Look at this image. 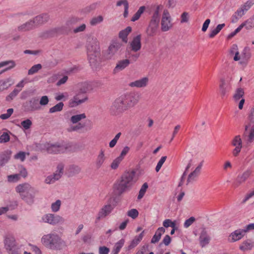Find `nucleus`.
I'll use <instances>...</instances> for the list:
<instances>
[{
  "label": "nucleus",
  "mask_w": 254,
  "mask_h": 254,
  "mask_svg": "<svg viewBox=\"0 0 254 254\" xmlns=\"http://www.w3.org/2000/svg\"><path fill=\"white\" fill-rule=\"evenodd\" d=\"M15 191L20 197L28 205H31L34 203L37 190L28 183L19 184L15 188Z\"/></svg>",
  "instance_id": "1"
},
{
  "label": "nucleus",
  "mask_w": 254,
  "mask_h": 254,
  "mask_svg": "<svg viewBox=\"0 0 254 254\" xmlns=\"http://www.w3.org/2000/svg\"><path fill=\"white\" fill-rule=\"evenodd\" d=\"M41 243L46 248L53 250H61L66 246L65 242L57 233L52 232L43 235Z\"/></svg>",
  "instance_id": "2"
},
{
  "label": "nucleus",
  "mask_w": 254,
  "mask_h": 254,
  "mask_svg": "<svg viewBox=\"0 0 254 254\" xmlns=\"http://www.w3.org/2000/svg\"><path fill=\"white\" fill-rule=\"evenodd\" d=\"M135 175V172L134 171L127 172L123 175L120 182L115 185V188L119 193H123L132 187L137 180Z\"/></svg>",
  "instance_id": "3"
},
{
  "label": "nucleus",
  "mask_w": 254,
  "mask_h": 254,
  "mask_svg": "<svg viewBox=\"0 0 254 254\" xmlns=\"http://www.w3.org/2000/svg\"><path fill=\"white\" fill-rule=\"evenodd\" d=\"M87 52L90 64L95 65L97 61V57L100 55L99 43L96 38H88L87 43Z\"/></svg>",
  "instance_id": "4"
},
{
  "label": "nucleus",
  "mask_w": 254,
  "mask_h": 254,
  "mask_svg": "<svg viewBox=\"0 0 254 254\" xmlns=\"http://www.w3.org/2000/svg\"><path fill=\"white\" fill-rule=\"evenodd\" d=\"M126 104L127 102L125 101L123 95H121L113 103L110 108L111 113L115 116L122 114L129 109Z\"/></svg>",
  "instance_id": "5"
},
{
  "label": "nucleus",
  "mask_w": 254,
  "mask_h": 254,
  "mask_svg": "<svg viewBox=\"0 0 254 254\" xmlns=\"http://www.w3.org/2000/svg\"><path fill=\"white\" fill-rule=\"evenodd\" d=\"M64 221V219L59 215L53 213H46L41 217L40 222L47 223L52 226H56L59 224H63Z\"/></svg>",
  "instance_id": "6"
},
{
  "label": "nucleus",
  "mask_w": 254,
  "mask_h": 254,
  "mask_svg": "<svg viewBox=\"0 0 254 254\" xmlns=\"http://www.w3.org/2000/svg\"><path fill=\"white\" fill-rule=\"evenodd\" d=\"M68 148V144L65 142H56L49 144L47 147V150L48 153L51 154L63 153L65 152Z\"/></svg>",
  "instance_id": "7"
},
{
  "label": "nucleus",
  "mask_w": 254,
  "mask_h": 254,
  "mask_svg": "<svg viewBox=\"0 0 254 254\" xmlns=\"http://www.w3.org/2000/svg\"><path fill=\"white\" fill-rule=\"evenodd\" d=\"M64 166V164L59 163L55 172L53 174L48 176L45 179V183L47 184H51L59 180L63 175Z\"/></svg>",
  "instance_id": "8"
},
{
  "label": "nucleus",
  "mask_w": 254,
  "mask_h": 254,
  "mask_svg": "<svg viewBox=\"0 0 254 254\" xmlns=\"http://www.w3.org/2000/svg\"><path fill=\"white\" fill-rule=\"evenodd\" d=\"M129 109L134 107L139 101L140 95L134 92H127L122 94Z\"/></svg>",
  "instance_id": "9"
},
{
  "label": "nucleus",
  "mask_w": 254,
  "mask_h": 254,
  "mask_svg": "<svg viewBox=\"0 0 254 254\" xmlns=\"http://www.w3.org/2000/svg\"><path fill=\"white\" fill-rule=\"evenodd\" d=\"M23 110L26 112H32L39 110L41 107L39 105L38 100L33 98L24 103L22 105Z\"/></svg>",
  "instance_id": "10"
},
{
  "label": "nucleus",
  "mask_w": 254,
  "mask_h": 254,
  "mask_svg": "<svg viewBox=\"0 0 254 254\" xmlns=\"http://www.w3.org/2000/svg\"><path fill=\"white\" fill-rule=\"evenodd\" d=\"M5 247L9 254H19V249L15 245L14 238L6 237L4 241Z\"/></svg>",
  "instance_id": "11"
},
{
  "label": "nucleus",
  "mask_w": 254,
  "mask_h": 254,
  "mask_svg": "<svg viewBox=\"0 0 254 254\" xmlns=\"http://www.w3.org/2000/svg\"><path fill=\"white\" fill-rule=\"evenodd\" d=\"M87 100V96L78 93L69 100L68 106L70 108H74L85 102Z\"/></svg>",
  "instance_id": "12"
},
{
  "label": "nucleus",
  "mask_w": 254,
  "mask_h": 254,
  "mask_svg": "<svg viewBox=\"0 0 254 254\" xmlns=\"http://www.w3.org/2000/svg\"><path fill=\"white\" fill-rule=\"evenodd\" d=\"M171 18L168 11L164 10L161 19V30L163 32L168 31L172 27Z\"/></svg>",
  "instance_id": "13"
},
{
  "label": "nucleus",
  "mask_w": 254,
  "mask_h": 254,
  "mask_svg": "<svg viewBox=\"0 0 254 254\" xmlns=\"http://www.w3.org/2000/svg\"><path fill=\"white\" fill-rule=\"evenodd\" d=\"M211 241V237L205 229H203L199 235V242L201 248L207 246Z\"/></svg>",
  "instance_id": "14"
},
{
  "label": "nucleus",
  "mask_w": 254,
  "mask_h": 254,
  "mask_svg": "<svg viewBox=\"0 0 254 254\" xmlns=\"http://www.w3.org/2000/svg\"><path fill=\"white\" fill-rule=\"evenodd\" d=\"M232 144L235 147L232 151L233 155L234 156H237L242 148V141L240 135H237L234 138Z\"/></svg>",
  "instance_id": "15"
},
{
  "label": "nucleus",
  "mask_w": 254,
  "mask_h": 254,
  "mask_svg": "<svg viewBox=\"0 0 254 254\" xmlns=\"http://www.w3.org/2000/svg\"><path fill=\"white\" fill-rule=\"evenodd\" d=\"M148 82L149 78L146 76L130 82L129 86L131 87H136L138 88H145L148 85Z\"/></svg>",
  "instance_id": "16"
},
{
  "label": "nucleus",
  "mask_w": 254,
  "mask_h": 254,
  "mask_svg": "<svg viewBox=\"0 0 254 254\" xmlns=\"http://www.w3.org/2000/svg\"><path fill=\"white\" fill-rule=\"evenodd\" d=\"M129 45L132 51L137 52L139 51L141 48V35H138L134 37L129 43Z\"/></svg>",
  "instance_id": "17"
},
{
  "label": "nucleus",
  "mask_w": 254,
  "mask_h": 254,
  "mask_svg": "<svg viewBox=\"0 0 254 254\" xmlns=\"http://www.w3.org/2000/svg\"><path fill=\"white\" fill-rule=\"evenodd\" d=\"M252 174V171L250 170H247L242 174H239L236 178L234 185L236 187H238L239 185L244 183L250 176Z\"/></svg>",
  "instance_id": "18"
},
{
  "label": "nucleus",
  "mask_w": 254,
  "mask_h": 254,
  "mask_svg": "<svg viewBox=\"0 0 254 254\" xmlns=\"http://www.w3.org/2000/svg\"><path fill=\"white\" fill-rule=\"evenodd\" d=\"M106 160V157L105 154V151L103 149H101L95 161V166L96 169H99L101 168L104 164Z\"/></svg>",
  "instance_id": "19"
},
{
  "label": "nucleus",
  "mask_w": 254,
  "mask_h": 254,
  "mask_svg": "<svg viewBox=\"0 0 254 254\" xmlns=\"http://www.w3.org/2000/svg\"><path fill=\"white\" fill-rule=\"evenodd\" d=\"M232 78H230L229 80H224L221 79L220 80V84L219 85L221 94L222 96H224L226 93L231 89V86L230 81Z\"/></svg>",
  "instance_id": "20"
},
{
  "label": "nucleus",
  "mask_w": 254,
  "mask_h": 254,
  "mask_svg": "<svg viewBox=\"0 0 254 254\" xmlns=\"http://www.w3.org/2000/svg\"><path fill=\"white\" fill-rule=\"evenodd\" d=\"M245 234L243 229H237L231 233L229 237V241L230 242H236L242 239Z\"/></svg>",
  "instance_id": "21"
},
{
  "label": "nucleus",
  "mask_w": 254,
  "mask_h": 254,
  "mask_svg": "<svg viewBox=\"0 0 254 254\" xmlns=\"http://www.w3.org/2000/svg\"><path fill=\"white\" fill-rule=\"evenodd\" d=\"M114 206L110 204L103 206L98 213V219H100L104 218L110 214L114 209Z\"/></svg>",
  "instance_id": "22"
},
{
  "label": "nucleus",
  "mask_w": 254,
  "mask_h": 254,
  "mask_svg": "<svg viewBox=\"0 0 254 254\" xmlns=\"http://www.w3.org/2000/svg\"><path fill=\"white\" fill-rule=\"evenodd\" d=\"M50 19V16L47 13H42L33 18L36 26L42 25L47 22Z\"/></svg>",
  "instance_id": "23"
},
{
  "label": "nucleus",
  "mask_w": 254,
  "mask_h": 254,
  "mask_svg": "<svg viewBox=\"0 0 254 254\" xmlns=\"http://www.w3.org/2000/svg\"><path fill=\"white\" fill-rule=\"evenodd\" d=\"M35 26L34 22L33 19H32L25 23L19 25L17 27V30L19 32H26L34 29Z\"/></svg>",
  "instance_id": "24"
},
{
  "label": "nucleus",
  "mask_w": 254,
  "mask_h": 254,
  "mask_svg": "<svg viewBox=\"0 0 254 254\" xmlns=\"http://www.w3.org/2000/svg\"><path fill=\"white\" fill-rule=\"evenodd\" d=\"M130 64V61L128 59H124L119 61L114 69V72L117 73L124 70Z\"/></svg>",
  "instance_id": "25"
},
{
  "label": "nucleus",
  "mask_w": 254,
  "mask_h": 254,
  "mask_svg": "<svg viewBox=\"0 0 254 254\" xmlns=\"http://www.w3.org/2000/svg\"><path fill=\"white\" fill-rule=\"evenodd\" d=\"M202 166V163L201 162L193 172L189 174L187 180V184L196 180L200 173Z\"/></svg>",
  "instance_id": "26"
},
{
  "label": "nucleus",
  "mask_w": 254,
  "mask_h": 254,
  "mask_svg": "<svg viewBox=\"0 0 254 254\" xmlns=\"http://www.w3.org/2000/svg\"><path fill=\"white\" fill-rule=\"evenodd\" d=\"M11 152L6 150L0 153V168L8 162L10 158Z\"/></svg>",
  "instance_id": "27"
},
{
  "label": "nucleus",
  "mask_w": 254,
  "mask_h": 254,
  "mask_svg": "<svg viewBox=\"0 0 254 254\" xmlns=\"http://www.w3.org/2000/svg\"><path fill=\"white\" fill-rule=\"evenodd\" d=\"M158 27L159 24L149 22L146 29L147 35L150 37L154 36L157 33Z\"/></svg>",
  "instance_id": "28"
},
{
  "label": "nucleus",
  "mask_w": 254,
  "mask_h": 254,
  "mask_svg": "<svg viewBox=\"0 0 254 254\" xmlns=\"http://www.w3.org/2000/svg\"><path fill=\"white\" fill-rule=\"evenodd\" d=\"M253 247H254V241L248 239L242 243L239 248L241 251L245 252L252 250Z\"/></svg>",
  "instance_id": "29"
},
{
  "label": "nucleus",
  "mask_w": 254,
  "mask_h": 254,
  "mask_svg": "<svg viewBox=\"0 0 254 254\" xmlns=\"http://www.w3.org/2000/svg\"><path fill=\"white\" fill-rule=\"evenodd\" d=\"M160 8L159 5L156 6L151 17L150 22L159 24L160 20Z\"/></svg>",
  "instance_id": "30"
},
{
  "label": "nucleus",
  "mask_w": 254,
  "mask_h": 254,
  "mask_svg": "<svg viewBox=\"0 0 254 254\" xmlns=\"http://www.w3.org/2000/svg\"><path fill=\"white\" fill-rule=\"evenodd\" d=\"M131 27L130 26H128L126 28L121 31L119 32V37L122 40L123 42H124V43H127V36L131 31Z\"/></svg>",
  "instance_id": "31"
},
{
  "label": "nucleus",
  "mask_w": 254,
  "mask_h": 254,
  "mask_svg": "<svg viewBox=\"0 0 254 254\" xmlns=\"http://www.w3.org/2000/svg\"><path fill=\"white\" fill-rule=\"evenodd\" d=\"M12 84L10 78H7L0 80V93L7 90Z\"/></svg>",
  "instance_id": "32"
},
{
  "label": "nucleus",
  "mask_w": 254,
  "mask_h": 254,
  "mask_svg": "<svg viewBox=\"0 0 254 254\" xmlns=\"http://www.w3.org/2000/svg\"><path fill=\"white\" fill-rule=\"evenodd\" d=\"M123 46L121 42L118 41H113L112 44L109 47V53L114 54L116 53Z\"/></svg>",
  "instance_id": "33"
},
{
  "label": "nucleus",
  "mask_w": 254,
  "mask_h": 254,
  "mask_svg": "<svg viewBox=\"0 0 254 254\" xmlns=\"http://www.w3.org/2000/svg\"><path fill=\"white\" fill-rule=\"evenodd\" d=\"M165 232V229L163 227H159L158 228L157 231H156L154 235L153 236L151 243L153 244H155L158 242L163 234H164Z\"/></svg>",
  "instance_id": "34"
},
{
  "label": "nucleus",
  "mask_w": 254,
  "mask_h": 254,
  "mask_svg": "<svg viewBox=\"0 0 254 254\" xmlns=\"http://www.w3.org/2000/svg\"><path fill=\"white\" fill-rule=\"evenodd\" d=\"M144 231L142 232L138 236H136L131 241L130 244L128 246V249L130 250L135 248L139 243L141 241L143 237Z\"/></svg>",
  "instance_id": "35"
},
{
  "label": "nucleus",
  "mask_w": 254,
  "mask_h": 254,
  "mask_svg": "<svg viewBox=\"0 0 254 254\" xmlns=\"http://www.w3.org/2000/svg\"><path fill=\"white\" fill-rule=\"evenodd\" d=\"M246 13V12L240 7L239 8L232 16V22L233 23L236 22L239 18L242 17Z\"/></svg>",
  "instance_id": "36"
},
{
  "label": "nucleus",
  "mask_w": 254,
  "mask_h": 254,
  "mask_svg": "<svg viewBox=\"0 0 254 254\" xmlns=\"http://www.w3.org/2000/svg\"><path fill=\"white\" fill-rule=\"evenodd\" d=\"M241 25L243 26V28L245 27L247 29H251L254 27V14Z\"/></svg>",
  "instance_id": "37"
},
{
  "label": "nucleus",
  "mask_w": 254,
  "mask_h": 254,
  "mask_svg": "<svg viewBox=\"0 0 254 254\" xmlns=\"http://www.w3.org/2000/svg\"><path fill=\"white\" fill-rule=\"evenodd\" d=\"M244 95V89L242 88H237L233 95V98L236 102L238 101L239 100L243 98Z\"/></svg>",
  "instance_id": "38"
},
{
  "label": "nucleus",
  "mask_w": 254,
  "mask_h": 254,
  "mask_svg": "<svg viewBox=\"0 0 254 254\" xmlns=\"http://www.w3.org/2000/svg\"><path fill=\"white\" fill-rule=\"evenodd\" d=\"M57 29L56 28L52 29L41 33L40 36L44 38H47L53 36L57 33Z\"/></svg>",
  "instance_id": "39"
},
{
  "label": "nucleus",
  "mask_w": 254,
  "mask_h": 254,
  "mask_svg": "<svg viewBox=\"0 0 254 254\" xmlns=\"http://www.w3.org/2000/svg\"><path fill=\"white\" fill-rule=\"evenodd\" d=\"M225 26V23L218 24L217 27L213 30H211L209 34V37L211 38L216 36Z\"/></svg>",
  "instance_id": "40"
},
{
  "label": "nucleus",
  "mask_w": 254,
  "mask_h": 254,
  "mask_svg": "<svg viewBox=\"0 0 254 254\" xmlns=\"http://www.w3.org/2000/svg\"><path fill=\"white\" fill-rule=\"evenodd\" d=\"M145 9V6H140L138 10L135 12V13L133 15L131 19V21L134 22L136 20H137L141 16V14L144 12V10Z\"/></svg>",
  "instance_id": "41"
},
{
  "label": "nucleus",
  "mask_w": 254,
  "mask_h": 254,
  "mask_svg": "<svg viewBox=\"0 0 254 254\" xmlns=\"http://www.w3.org/2000/svg\"><path fill=\"white\" fill-rule=\"evenodd\" d=\"M86 117L84 113L72 116L70 118V121L73 124H76L82 119H85Z\"/></svg>",
  "instance_id": "42"
},
{
  "label": "nucleus",
  "mask_w": 254,
  "mask_h": 254,
  "mask_svg": "<svg viewBox=\"0 0 254 254\" xmlns=\"http://www.w3.org/2000/svg\"><path fill=\"white\" fill-rule=\"evenodd\" d=\"M6 65H9V67L4 69L3 70H4V71L14 67L15 66V62L12 60L0 62V68Z\"/></svg>",
  "instance_id": "43"
},
{
  "label": "nucleus",
  "mask_w": 254,
  "mask_h": 254,
  "mask_svg": "<svg viewBox=\"0 0 254 254\" xmlns=\"http://www.w3.org/2000/svg\"><path fill=\"white\" fill-rule=\"evenodd\" d=\"M64 106V104L63 102H60L53 107L50 108L49 113H54L56 112H60L63 110Z\"/></svg>",
  "instance_id": "44"
},
{
  "label": "nucleus",
  "mask_w": 254,
  "mask_h": 254,
  "mask_svg": "<svg viewBox=\"0 0 254 254\" xmlns=\"http://www.w3.org/2000/svg\"><path fill=\"white\" fill-rule=\"evenodd\" d=\"M42 66L40 64H36L32 66L28 70V75H33L38 72L39 70L42 69Z\"/></svg>",
  "instance_id": "45"
},
{
  "label": "nucleus",
  "mask_w": 254,
  "mask_h": 254,
  "mask_svg": "<svg viewBox=\"0 0 254 254\" xmlns=\"http://www.w3.org/2000/svg\"><path fill=\"white\" fill-rule=\"evenodd\" d=\"M103 21V17L101 15H99L98 16L92 18L90 21V24L92 26H95L99 23H101Z\"/></svg>",
  "instance_id": "46"
},
{
  "label": "nucleus",
  "mask_w": 254,
  "mask_h": 254,
  "mask_svg": "<svg viewBox=\"0 0 254 254\" xmlns=\"http://www.w3.org/2000/svg\"><path fill=\"white\" fill-rule=\"evenodd\" d=\"M123 160L119 157L115 158L111 164L110 167L113 170H116L119 166L120 164Z\"/></svg>",
  "instance_id": "47"
},
{
  "label": "nucleus",
  "mask_w": 254,
  "mask_h": 254,
  "mask_svg": "<svg viewBox=\"0 0 254 254\" xmlns=\"http://www.w3.org/2000/svg\"><path fill=\"white\" fill-rule=\"evenodd\" d=\"M61 201L59 199L57 200L55 202L51 204V209L53 212H57L59 211L61 206Z\"/></svg>",
  "instance_id": "48"
},
{
  "label": "nucleus",
  "mask_w": 254,
  "mask_h": 254,
  "mask_svg": "<svg viewBox=\"0 0 254 254\" xmlns=\"http://www.w3.org/2000/svg\"><path fill=\"white\" fill-rule=\"evenodd\" d=\"M85 127V124H81V123H79L75 126H72L69 127H68L67 128V130L68 132L77 131L79 129L83 128V127Z\"/></svg>",
  "instance_id": "49"
},
{
  "label": "nucleus",
  "mask_w": 254,
  "mask_h": 254,
  "mask_svg": "<svg viewBox=\"0 0 254 254\" xmlns=\"http://www.w3.org/2000/svg\"><path fill=\"white\" fill-rule=\"evenodd\" d=\"M21 91V89H14L6 97V100L7 101H11Z\"/></svg>",
  "instance_id": "50"
},
{
  "label": "nucleus",
  "mask_w": 254,
  "mask_h": 254,
  "mask_svg": "<svg viewBox=\"0 0 254 254\" xmlns=\"http://www.w3.org/2000/svg\"><path fill=\"white\" fill-rule=\"evenodd\" d=\"M32 125V122L30 119H26L21 122L20 127L25 130L29 129Z\"/></svg>",
  "instance_id": "51"
},
{
  "label": "nucleus",
  "mask_w": 254,
  "mask_h": 254,
  "mask_svg": "<svg viewBox=\"0 0 254 254\" xmlns=\"http://www.w3.org/2000/svg\"><path fill=\"white\" fill-rule=\"evenodd\" d=\"M148 187V185L146 183H145L143 184L139 190V193L137 196L138 199H140L143 197L145 192L146 191Z\"/></svg>",
  "instance_id": "52"
},
{
  "label": "nucleus",
  "mask_w": 254,
  "mask_h": 254,
  "mask_svg": "<svg viewBox=\"0 0 254 254\" xmlns=\"http://www.w3.org/2000/svg\"><path fill=\"white\" fill-rule=\"evenodd\" d=\"M254 4V0H249L242 5L241 7L246 12Z\"/></svg>",
  "instance_id": "53"
},
{
  "label": "nucleus",
  "mask_w": 254,
  "mask_h": 254,
  "mask_svg": "<svg viewBox=\"0 0 254 254\" xmlns=\"http://www.w3.org/2000/svg\"><path fill=\"white\" fill-rule=\"evenodd\" d=\"M20 180V175L18 174L8 175L7 181L9 183H15Z\"/></svg>",
  "instance_id": "54"
},
{
  "label": "nucleus",
  "mask_w": 254,
  "mask_h": 254,
  "mask_svg": "<svg viewBox=\"0 0 254 254\" xmlns=\"http://www.w3.org/2000/svg\"><path fill=\"white\" fill-rule=\"evenodd\" d=\"M125 242V240L124 239H121L118 242H117L114 247L113 249L116 250V251L119 252L121 249V248L124 245Z\"/></svg>",
  "instance_id": "55"
},
{
  "label": "nucleus",
  "mask_w": 254,
  "mask_h": 254,
  "mask_svg": "<svg viewBox=\"0 0 254 254\" xmlns=\"http://www.w3.org/2000/svg\"><path fill=\"white\" fill-rule=\"evenodd\" d=\"M13 112V109L9 108L7 110L6 113L2 114L0 116V118L2 120H6L9 118Z\"/></svg>",
  "instance_id": "56"
},
{
  "label": "nucleus",
  "mask_w": 254,
  "mask_h": 254,
  "mask_svg": "<svg viewBox=\"0 0 254 254\" xmlns=\"http://www.w3.org/2000/svg\"><path fill=\"white\" fill-rule=\"evenodd\" d=\"M10 139V137L7 132H4L0 136V143H5L8 142Z\"/></svg>",
  "instance_id": "57"
},
{
  "label": "nucleus",
  "mask_w": 254,
  "mask_h": 254,
  "mask_svg": "<svg viewBox=\"0 0 254 254\" xmlns=\"http://www.w3.org/2000/svg\"><path fill=\"white\" fill-rule=\"evenodd\" d=\"M166 158H167V156H163L161 158V159L159 160V161H158L157 164V166L155 168V170L157 172H158L161 168L162 167L163 164H164V163L165 162V161H166Z\"/></svg>",
  "instance_id": "58"
},
{
  "label": "nucleus",
  "mask_w": 254,
  "mask_h": 254,
  "mask_svg": "<svg viewBox=\"0 0 254 254\" xmlns=\"http://www.w3.org/2000/svg\"><path fill=\"white\" fill-rule=\"evenodd\" d=\"M70 172L72 175H75L79 174L81 171L80 167L76 165H72L69 168Z\"/></svg>",
  "instance_id": "59"
},
{
  "label": "nucleus",
  "mask_w": 254,
  "mask_h": 254,
  "mask_svg": "<svg viewBox=\"0 0 254 254\" xmlns=\"http://www.w3.org/2000/svg\"><path fill=\"white\" fill-rule=\"evenodd\" d=\"M127 215L132 219H135L138 216V212L136 209H131L127 212Z\"/></svg>",
  "instance_id": "60"
},
{
  "label": "nucleus",
  "mask_w": 254,
  "mask_h": 254,
  "mask_svg": "<svg viewBox=\"0 0 254 254\" xmlns=\"http://www.w3.org/2000/svg\"><path fill=\"white\" fill-rule=\"evenodd\" d=\"M130 150V147L126 146L124 147L123 150H122L121 154L118 156L120 158H122V159H124L126 155L129 152Z\"/></svg>",
  "instance_id": "61"
},
{
  "label": "nucleus",
  "mask_w": 254,
  "mask_h": 254,
  "mask_svg": "<svg viewBox=\"0 0 254 254\" xmlns=\"http://www.w3.org/2000/svg\"><path fill=\"white\" fill-rule=\"evenodd\" d=\"M195 221V218L194 217H190V218L187 219L184 224V226L186 228H189L193 223Z\"/></svg>",
  "instance_id": "62"
},
{
  "label": "nucleus",
  "mask_w": 254,
  "mask_h": 254,
  "mask_svg": "<svg viewBox=\"0 0 254 254\" xmlns=\"http://www.w3.org/2000/svg\"><path fill=\"white\" fill-rule=\"evenodd\" d=\"M49 102V98L47 96H43L39 103V105L40 104L41 106H46L47 105Z\"/></svg>",
  "instance_id": "63"
},
{
  "label": "nucleus",
  "mask_w": 254,
  "mask_h": 254,
  "mask_svg": "<svg viewBox=\"0 0 254 254\" xmlns=\"http://www.w3.org/2000/svg\"><path fill=\"white\" fill-rule=\"evenodd\" d=\"M14 158L23 161L25 159V153L23 151H20L15 155Z\"/></svg>",
  "instance_id": "64"
}]
</instances>
